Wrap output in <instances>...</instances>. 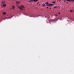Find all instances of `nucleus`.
Returning <instances> with one entry per match:
<instances>
[{
	"label": "nucleus",
	"instance_id": "f257e3e1",
	"mask_svg": "<svg viewBox=\"0 0 74 74\" xmlns=\"http://www.w3.org/2000/svg\"><path fill=\"white\" fill-rule=\"evenodd\" d=\"M67 1H71V2H73L74 1V0H66Z\"/></svg>",
	"mask_w": 74,
	"mask_h": 74
},
{
	"label": "nucleus",
	"instance_id": "f03ea898",
	"mask_svg": "<svg viewBox=\"0 0 74 74\" xmlns=\"http://www.w3.org/2000/svg\"><path fill=\"white\" fill-rule=\"evenodd\" d=\"M20 2H21L20 1H16V4H19L20 3Z\"/></svg>",
	"mask_w": 74,
	"mask_h": 74
},
{
	"label": "nucleus",
	"instance_id": "7ed1b4c3",
	"mask_svg": "<svg viewBox=\"0 0 74 74\" xmlns=\"http://www.w3.org/2000/svg\"><path fill=\"white\" fill-rule=\"evenodd\" d=\"M18 8L20 10H23V9L22 8H21V7H18Z\"/></svg>",
	"mask_w": 74,
	"mask_h": 74
},
{
	"label": "nucleus",
	"instance_id": "20e7f679",
	"mask_svg": "<svg viewBox=\"0 0 74 74\" xmlns=\"http://www.w3.org/2000/svg\"><path fill=\"white\" fill-rule=\"evenodd\" d=\"M3 6L4 7L7 6V5L5 4H3Z\"/></svg>",
	"mask_w": 74,
	"mask_h": 74
},
{
	"label": "nucleus",
	"instance_id": "39448f33",
	"mask_svg": "<svg viewBox=\"0 0 74 74\" xmlns=\"http://www.w3.org/2000/svg\"><path fill=\"white\" fill-rule=\"evenodd\" d=\"M21 8H24V6H23L22 5H21Z\"/></svg>",
	"mask_w": 74,
	"mask_h": 74
},
{
	"label": "nucleus",
	"instance_id": "423d86ee",
	"mask_svg": "<svg viewBox=\"0 0 74 74\" xmlns=\"http://www.w3.org/2000/svg\"><path fill=\"white\" fill-rule=\"evenodd\" d=\"M6 3V2H5V1H3L1 2V4H3V3Z\"/></svg>",
	"mask_w": 74,
	"mask_h": 74
},
{
	"label": "nucleus",
	"instance_id": "0eeeda50",
	"mask_svg": "<svg viewBox=\"0 0 74 74\" xmlns=\"http://www.w3.org/2000/svg\"><path fill=\"white\" fill-rule=\"evenodd\" d=\"M48 5H49V6H50L53 5V4H52L51 3H50V4H49Z\"/></svg>",
	"mask_w": 74,
	"mask_h": 74
},
{
	"label": "nucleus",
	"instance_id": "6e6552de",
	"mask_svg": "<svg viewBox=\"0 0 74 74\" xmlns=\"http://www.w3.org/2000/svg\"><path fill=\"white\" fill-rule=\"evenodd\" d=\"M5 14H6V12H3V14L5 15Z\"/></svg>",
	"mask_w": 74,
	"mask_h": 74
},
{
	"label": "nucleus",
	"instance_id": "1a4fd4ad",
	"mask_svg": "<svg viewBox=\"0 0 74 74\" xmlns=\"http://www.w3.org/2000/svg\"><path fill=\"white\" fill-rule=\"evenodd\" d=\"M38 1V0H34V2H37Z\"/></svg>",
	"mask_w": 74,
	"mask_h": 74
},
{
	"label": "nucleus",
	"instance_id": "9d476101",
	"mask_svg": "<svg viewBox=\"0 0 74 74\" xmlns=\"http://www.w3.org/2000/svg\"><path fill=\"white\" fill-rule=\"evenodd\" d=\"M34 0H30L29 1V2H32L33 1H34Z\"/></svg>",
	"mask_w": 74,
	"mask_h": 74
},
{
	"label": "nucleus",
	"instance_id": "9b49d317",
	"mask_svg": "<svg viewBox=\"0 0 74 74\" xmlns=\"http://www.w3.org/2000/svg\"><path fill=\"white\" fill-rule=\"evenodd\" d=\"M49 4V3H48V2H47L46 3H45V4Z\"/></svg>",
	"mask_w": 74,
	"mask_h": 74
},
{
	"label": "nucleus",
	"instance_id": "f8f14e48",
	"mask_svg": "<svg viewBox=\"0 0 74 74\" xmlns=\"http://www.w3.org/2000/svg\"><path fill=\"white\" fill-rule=\"evenodd\" d=\"M15 6H12V9H14Z\"/></svg>",
	"mask_w": 74,
	"mask_h": 74
},
{
	"label": "nucleus",
	"instance_id": "ddd939ff",
	"mask_svg": "<svg viewBox=\"0 0 74 74\" xmlns=\"http://www.w3.org/2000/svg\"><path fill=\"white\" fill-rule=\"evenodd\" d=\"M73 12V11L72 10H70V12Z\"/></svg>",
	"mask_w": 74,
	"mask_h": 74
},
{
	"label": "nucleus",
	"instance_id": "4468645a",
	"mask_svg": "<svg viewBox=\"0 0 74 74\" xmlns=\"http://www.w3.org/2000/svg\"><path fill=\"white\" fill-rule=\"evenodd\" d=\"M56 2L55 1H53L52 2V3H53V4H55V3H56Z\"/></svg>",
	"mask_w": 74,
	"mask_h": 74
},
{
	"label": "nucleus",
	"instance_id": "2eb2a0df",
	"mask_svg": "<svg viewBox=\"0 0 74 74\" xmlns=\"http://www.w3.org/2000/svg\"><path fill=\"white\" fill-rule=\"evenodd\" d=\"M43 7H45V4H44L43 5Z\"/></svg>",
	"mask_w": 74,
	"mask_h": 74
},
{
	"label": "nucleus",
	"instance_id": "dca6fc26",
	"mask_svg": "<svg viewBox=\"0 0 74 74\" xmlns=\"http://www.w3.org/2000/svg\"><path fill=\"white\" fill-rule=\"evenodd\" d=\"M54 8H57V6H55L54 7Z\"/></svg>",
	"mask_w": 74,
	"mask_h": 74
},
{
	"label": "nucleus",
	"instance_id": "f3484780",
	"mask_svg": "<svg viewBox=\"0 0 74 74\" xmlns=\"http://www.w3.org/2000/svg\"><path fill=\"white\" fill-rule=\"evenodd\" d=\"M46 6H49V5H46Z\"/></svg>",
	"mask_w": 74,
	"mask_h": 74
},
{
	"label": "nucleus",
	"instance_id": "a211bd4d",
	"mask_svg": "<svg viewBox=\"0 0 74 74\" xmlns=\"http://www.w3.org/2000/svg\"><path fill=\"white\" fill-rule=\"evenodd\" d=\"M58 14H60V12H59V13H58Z\"/></svg>",
	"mask_w": 74,
	"mask_h": 74
},
{
	"label": "nucleus",
	"instance_id": "6ab92c4d",
	"mask_svg": "<svg viewBox=\"0 0 74 74\" xmlns=\"http://www.w3.org/2000/svg\"><path fill=\"white\" fill-rule=\"evenodd\" d=\"M46 8H48V7H46Z\"/></svg>",
	"mask_w": 74,
	"mask_h": 74
},
{
	"label": "nucleus",
	"instance_id": "aec40b11",
	"mask_svg": "<svg viewBox=\"0 0 74 74\" xmlns=\"http://www.w3.org/2000/svg\"><path fill=\"white\" fill-rule=\"evenodd\" d=\"M51 9V8H49V9Z\"/></svg>",
	"mask_w": 74,
	"mask_h": 74
},
{
	"label": "nucleus",
	"instance_id": "412c9836",
	"mask_svg": "<svg viewBox=\"0 0 74 74\" xmlns=\"http://www.w3.org/2000/svg\"><path fill=\"white\" fill-rule=\"evenodd\" d=\"M67 4H68V2H67Z\"/></svg>",
	"mask_w": 74,
	"mask_h": 74
},
{
	"label": "nucleus",
	"instance_id": "4be33fe9",
	"mask_svg": "<svg viewBox=\"0 0 74 74\" xmlns=\"http://www.w3.org/2000/svg\"><path fill=\"white\" fill-rule=\"evenodd\" d=\"M39 6H40L41 5V4H39Z\"/></svg>",
	"mask_w": 74,
	"mask_h": 74
},
{
	"label": "nucleus",
	"instance_id": "5701e85b",
	"mask_svg": "<svg viewBox=\"0 0 74 74\" xmlns=\"http://www.w3.org/2000/svg\"><path fill=\"white\" fill-rule=\"evenodd\" d=\"M57 7H59V6H57Z\"/></svg>",
	"mask_w": 74,
	"mask_h": 74
},
{
	"label": "nucleus",
	"instance_id": "b1692460",
	"mask_svg": "<svg viewBox=\"0 0 74 74\" xmlns=\"http://www.w3.org/2000/svg\"><path fill=\"white\" fill-rule=\"evenodd\" d=\"M56 15V14H55Z\"/></svg>",
	"mask_w": 74,
	"mask_h": 74
},
{
	"label": "nucleus",
	"instance_id": "393cba45",
	"mask_svg": "<svg viewBox=\"0 0 74 74\" xmlns=\"http://www.w3.org/2000/svg\"><path fill=\"white\" fill-rule=\"evenodd\" d=\"M37 4H38V3H37Z\"/></svg>",
	"mask_w": 74,
	"mask_h": 74
}]
</instances>
